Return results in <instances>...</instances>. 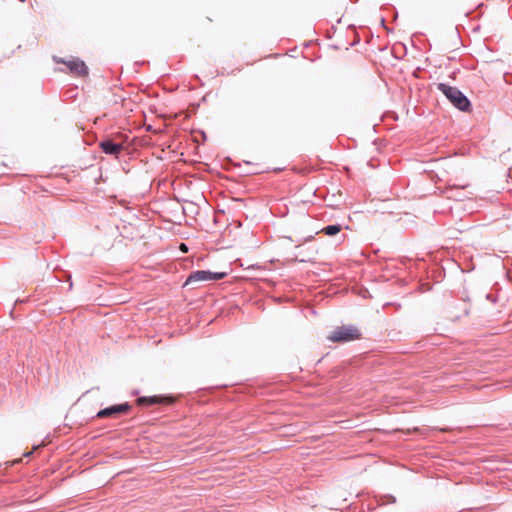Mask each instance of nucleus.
<instances>
[{"label":"nucleus","instance_id":"1","mask_svg":"<svg viewBox=\"0 0 512 512\" xmlns=\"http://www.w3.org/2000/svg\"><path fill=\"white\" fill-rule=\"evenodd\" d=\"M437 89L441 91L448 98V100L459 110L467 111L469 109V100L457 88L449 86L444 83H439L437 84Z\"/></svg>","mask_w":512,"mask_h":512},{"label":"nucleus","instance_id":"2","mask_svg":"<svg viewBox=\"0 0 512 512\" xmlns=\"http://www.w3.org/2000/svg\"><path fill=\"white\" fill-rule=\"evenodd\" d=\"M361 338L360 330L355 326L336 327L327 339L331 342H350Z\"/></svg>","mask_w":512,"mask_h":512},{"label":"nucleus","instance_id":"3","mask_svg":"<svg viewBox=\"0 0 512 512\" xmlns=\"http://www.w3.org/2000/svg\"><path fill=\"white\" fill-rule=\"evenodd\" d=\"M226 275L227 273L225 272H210L204 270L194 271L188 276L184 283V286H188L198 282L221 280L225 278Z\"/></svg>","mask_w":512,"mask_h":512},{"label":"nucleus","instance_id":"4","mask_svg":"<svg viewBox=\"0 0 512 512\" xmlns=\"http://www.w3.org/2000/svg\"><path fill=\"white\" fill-rule=\"evenodd\" d=\"M130 410V405L127 403L114 405L105 409L100 410L97 413L98 418H115L121 414H126Z\"/></svg>","mask_w":512,"mask_h":512},{"label":"nucleus","instance_id":"5","mask_svg":"<svg viewBox=\"0 0 512 512\" xmlns=\"http://www.w3.org/2000/svg\"><path fill=\"white\" fill-rule=\"evenodd\" d=\"M61 62L63 64H65L66 67L69 69V71L76 76L88 75V68H87L86 64L78 58H72L68 61H61Z\"/></svg>","mask_w":512,"mask_h":512},{"label":"nucleus","instance_id":"6","mask_svg":"<svg viewBox=\"0 0 512 512\" xmlns=\"http://www.w3.org/2000/svg\"><path fill=\"white\" fill-rule=\"evenodd\" d=\"M174 402V398L170 396H151V397H139L137 403L139 405H170Z\"/></svg>","mask_w":512,"mask_h":512},{"label":"nucleus","instance_id":"7","mask_svg":"<svg viewBox=\"0 0 512 512\" xmlns=\"http://www.w3.org/2000/svg\"><path fill=\"white\" fill-rule=\"evenodd\" d=\"M100 147L106 154L112 155H117L123 149V146L121 144L114 143L111 140L102 141L100 143Z\"/></svg>","mask_w":512,"mask_h":512},{"label":"nucleus","instance_id":"8","mask_svg":"<svg viewBox=\"0 0 512 512\" xmlns=\"http://www.w3.org/2000/svg\"><path fill=\"white\" fill-rule=\"evenodd\" d=\"M342 229V226L341 225H329V226H326L324 227L321 232H323L325 235H328V236H334L336 235L337 233H339Z\"/></svg>","mask_w":512,"mask_h":512},{"label":"nucleus","instance_id":"9","mask_svg":"<svg viewBox=\"0 0 512 512\" xmlns=\"http://www.w3.org/2000/svg\"><path fill=\"white\" fill-rule=\"evenodd\" d=\"M179 248L182 252H188V247L184 243H181Z\"/></svg>","mask_w":512,"mask_h":512}]
</instances>
